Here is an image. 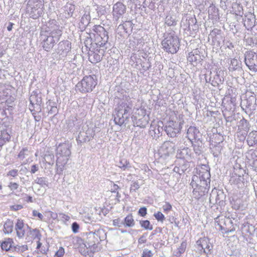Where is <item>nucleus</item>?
Listing matches in <instances>:
<instances>
[{
  "instance_id": "nucleus-17",
  "label": "nucleus",
  "mask_w": 257,
  "mask_h": 257,
  "mask_svg": "<svg viewBox=\"0 0 257 257\" xmlns=\"http://www.w3.org/2000/svg\"><path fill=\"white\" fill-rule=\"evenodd\" d=\"M124 224L128 227L133 226L135 225V221L132 214H128L124 218Z\"/></svg>"
},
{
  "instance_id": "nucleus-40",
  "label": "nucleus",
  "mask_w": 257,
  "mask_h": 257,
  "mask_svg": "<svg viewBox=\"0 0 257 257\" xmlns=\"http://www.w3.org/2000/svg\"><path fill=\"white\" fill-rule=\"evenodd\" d=\"M113 190H112L111 191V192H113V193L116 192L117 194H118V192L117 191L119 189V186L115 184H113Z\"/></svg>"
},
{
  "instance_id": "nucleus-45",
  "label": "nucleus",
  "mask_w": 257,
  "mask_h": 257,
  "mask_svg": "<svg viewBox=\"0 0 257 257\" xmlns=\"http://www.w3.org/2000/svg\"><path fill=\"white\" fill-rule=\"evenodd\" d=\"M113 224L114 225H116V224H118L119 222V219H114L113 220Z\"/></svg>"
},
{
  "instance_id": "nucleus-49",
  "label": "nucleus",
  "mask_w": 257,
  "mask_h": 257,
  "mask_svg": "<svg viewBox=\"0 0 257 257\" xmlns=\"http://www.w3.org/2000/svg\"><path fill=\"white\" fill-rule=\"evenodd\" d=\"M181 152L179 153V154H178V155H180L181 154Z\"/></svg>"
},
{
  "instance_id": "nucleus-5",
  "label": "nucleus",
  "mask_w": 257,
  "mask_h": 257,
  "mask_svg": "<svg viewBox=\"0 0 257 257\" xmlns=\"http://www.w3.org/2000/svg\"><path fill=\"white\" fill-rule=\"evenodd\" d=\"M131 109V107L126 103H122L115 109L116 116L114 118V121L116 124L120 126L124 122L123 115L128 113Z\"/></svg>"
},
{
  "instance_id": "nucleus-42",
  "label": "nucleus",
  "mask_w": 257,
  "mask_h": 257,
  "mask_svg": "<svg viewBox=\"0 0 257 257\" xmlns=\"http://www.w3.org/2000/svg\"><path fill=\"white\" fill-rule=\"evenodd\" d=\"M14 24L12 23H10L9 26L7 27V29L9 31H11L12 30Z\"/></svg>"
},
{
  "instance_id": "nucleus-37",
  "label": "nucleus",
  "mask_w": 257,
  "mask_h": 257,
  "mask_svg": "<svg viewBox=\"0 0 257 257\" xmlns=\"http://www.w3.org/2000/svg\"><path fill=\"white\" fill-rule=\"evenodd\" d=\"M42 246V243L40 241V240L38 239V241H37V247L36 248L37 249H39L40 250V251L42 252V253H46V250L45 249H43V250H40V248Z\"/></svg>"
},
{
  "instance_id": "nucleus-30",
  "label": "nucleus",
  "mask_w": 257,
  "mask_h": 257,
  "mask_svg": "<svg viewBox=\"0 0 257 257\" xmlns=\"http://www.w3.org/2000/svg\"><path fill=\"white\" fill-rule=\"evenodd\" d=\"M147 208L145 207L140 208L138 212L139 214L142 217L145 216L147 214Z\"/></svg>"
},
{
  "instance_id": "nucleus-41",
  "label": "nucleus",
  "mask_w": 257,
  "mask_h": 257,
  "mask_svg": "<svg viewBox=\"0 0 257 257\" xmlns=\"http://www.w3.org/2000/svg\"><path fill=\"white\" fill-rule=\"evenodd\" d=\"M166 23L169 26H172V25H175L176 24V22L174 20H173V21L170 20V21H169V20L168 19L166 21Z\"/></svg>"
},
{
  "instance_id": "nucleus-19",
  "label": "nucleus",
  "mask_w": 257,
  "mask_h": 257,
  "mask_svg": "<svg viewBox=\"0 0 257 257\" xmlns=\"http://www.w3.org/2000/svg\"><path fill=\"white\" fill-rule=\"evenodd\" d=\"M187 243L186 241H183L180 246L177 248V251L176 253V255L178 256H180L182 253H183L186 248Z\"/></svg>"
},
{
  "instance_id": "nucleus-27",
  "label": "nucleus",
  "mask_w": 257,
  "mask_h": 257,
  "mask_svg": "<svg viewBox=\"0 0 257 257\" xmlns=\"http://www.w3.org/2000/svg\"><path fill=\"white\" fill-rule=\"evenodd\" d=\"M70 154H71V152H70V149L67 147H64L63 148V150H61V154L62 156L68 157L70 156Z\"/></svg>"
},
{
  "instance_id": "nucleus-16",
  "label": "nucleus",
  "mask_w": 257,
  "mask_h": 257,
  "mask_svg": "<svg viewBox=\"0 0 257 257\" xmlns=\"http://www.w3.org/2000/svg\"><path fill=\"white\" fill-rule=\"evenodd\" d=\"M249 146H252L257 144V133H250L247 140Z\"/></svg>"
},
{
  "instance_id": "nucleus-36",
  "label": "nucleus",
  "mask_w": 257,
  "mask_h": 257,
  "mask_svg": "<svg viewBox=\"0 0 257 257\" xmlns=\"http://www.w3.org/2000/svg\"><path fill=\"white\" fill-rule=\"evenodd\" d=\"M33 215L34 216L38 217L41 220H42L43 218V215L41 213L38 212L37 210H33Z\"/></svg>"
},
{
  "instance_id": "nucleus-34",
  "label": "nucleus",
  "mask_w": 257,
  "mask_h": 257,
  "mask_svg": "<svg viewBox=\"0 0 257 257\" xmlns=\"http://www.w3.org/2000/svg\"><path fill=\"white\" fill-rule=\"evenodd\" d=\"M139 243L142 244L147 242L146 235L145 234L142 235L138 240Z\"/></svg>"
},
{
  "instance_id": "nucleus-23",
  "label": "nucleus",
  "mask_w": 257,
  "mask_h": 257,
  "mask_svg": "<svg viewBox=\"0 0 257 257\" xmlns=\"http://www.w3.org/2000/svg\"><path fill=\"white\" fill-rule=\"evenodd\" d=\"M65 254V249L63 247H60L58 250L55 252V257H63Z\"/></svg>"
},
{
  "instance_id": "nucleus-35",
  "label": "nucleus",
  "mask_w": 257,
  "mask_h": 257,
  "mask_svg": "<svg viewBox=\"0 0 257 257\" xmlns=\"http://www.w3.org/2000/svg\"><path fill=\"white\" fill-rule=\"evenodd\" d=\"M225 218H221V219H219V217H217L215 219L216 222L217 223L218 225L220 226V228L221 229H224V227L221 225L222 222L224 221Z\"/></svg>"
},
{
  "instance_id": "nucleus-14",
  "label": "nucleus",
  "mask_w": 257,
  "mask_h": 257,
  "mask_svg": "<svg viewBox=\"0 0 257 257\" xmlns=\"http://www.w3.org/2000/svg\"><path fill=\"white\" fill-rule=\"evenodd\" d=\"M14 223L13 220L8 219L4 224L3 231L5 234H10L13 231Z\"/></svg>"
},
{
  "instance_id": "nucleus-2",
  "label": "nucleus",
  "mask_w": 257,
  "mask_h": 257,
  "mask_svg": "<svg viewBox=\"0 0 257 257\" xmlns=\"http://www.w3.org/2000/svg\"><path fill=\"white\" fill-rule=\"evenodd\" d=\"M97 76L94 75H86L76 85L77 89L82 93H87L93 91L97 85Z\"/></svg>"
},
{
  "instance_id": "nucleus-28",
  "label": "nucleus",
  "mask_w": 257,
  "mask_h": 257,
  "mask_svg": "<svg viewBox=\"0 0 257 257\" xmlns=\"http://www.w3.org/2000/svg\"><path fill=\"white\" fill-rule=\"evenodd\" d=\"M28 151V149L27 148H24L22 149V150L20 151L19 152L18 157V158H20L21 159H24L25 157V153Z\"/></svg>"
},
{
  "instance_id": "nucleus-6",
  "label": "nucleus",
  "mask_w": 257,
  "mask_h": 257,
  "mask_svg": "<svg viewBox=\"0 0 257 257\" xmlns=\"http://www.w3.org/2000/svg\"><path fill=\"white\" fill-rule=\"evenodd\" d=\"M245 63L248 69L252 71H257V54L251 51L247 52Z\"/></svg>"
},
{
  "instance_id": "nucleus-9",
  "label": "nucleus",
  "mask_w": 257,
  "mask_h": 257,
  "mask_svg": "<svg viewBox=\"0 0 257 257\" xmlns=\"http://www.w3.org/2000/svg\"><path fill=\"white\" fill-rule=\"evenodd\" d=\"M104 50L101 49L100 46H96L94 50L91 51L89 54V61L93 64H96L101 61L104 55Z\"/></svg>"
},
{
  "instance_id": "nucleus-18",
  "label": "nucleus",
  "mask_w": 257,
  "mask_h": 257,
  "mask_svg": "<svg viewBox=\"0 0 257 257\" xmlns=\"http://www.w3.org/2000/svg\"><path fill=\"white\" fill-rule=\"evenodd\" d=\"M32 237L34 238H37L39 240H40V238L41 237V233L39 229H32L30 227V229H29V231Z\"/></svg>"
},
{
  "instance_id": "nucleus-29",
  "label": "nucleus",
  "mask_w": 257,
  "mask_h": 257,
  "mask_svg": "<svg viewBox=\"0 0 257 257\" xmlns=\"http://www.w3.org/2000/svg\"><path fill=\"white\" fill-rule=\"evenodd\" d=\"M162 232V228L160 227H157L151 233L150 238L151 239H153V236L156 234L158 233H161Z\"/></svg>"
},
{
  "instance_id": "nucleus-21",
  "label": "nucleus",
  "mask_w": 257,
  "mask_h": 257,
  "mask_svg": "<svg viewBox=\"0 0 257 257\" xmlns=\"http://www.w3.org/2000/svg\"><path fill=\"white\" fill-rule=\"evenodd\" d=\"M140 224L145 229L150 230L153 229V225L151 224L150 222L148 220L141 221Z\"/></svg>"
},
{
  "instance_id": "nucleus-46",
  "label": "nucleus",
  "mask_w": 257,
  "mask_h": 257,
  "mask_svg": "<svg viewBox=\"0 0 257 257\" xmlns=\"http://www.w3.org/2000/svg\"><path fill=\"white\" fill-rule=\"evenodd\" d=\"M29 200L30 201V202H32V197H29Z\"/></svg>"
},
{
  "instance_id": "nucleus-15",
  "label": "nucleus",
  "mask_w": 257,
  "mask_h": 257,
  "mask_svg": "<svg viewBox=\"0 0 257 257\" xmlns=\"http://www.w3.org/2000/svg\"><path fill=\"white\" fill-rule=\"evenodd\" d=\"M240 63L239 61L236 58H233L230 61V66L229 67V70L233 71L236 70L239 67Z\"/></svg>"
},
{
  "instance_id": "nucleus-7",
  "label": "nucleus",
  "mask_w": 257,
  "mask_h": 257,
  "mask_svg": "<svg viewBox=\"0 0 257 257\" xmlns=\"http://www.w3.org/2000/svg\"><path fill=\"white\" fill-rule=\"evenodd\" d=\"M29 229H30V227L25 223L24 220L21 218H18L15 224V230L17 235L19 238H23Z\"/></svg>"
},
{
  "instance_id": "nucleus-38",
  "label": "nucleus",
  "mask_w": 257,
  "mask_h": 257,
  "mask_svg": "<svg viewBox=\"0 0 257 257\" xmlns=\"http://www.w3.org/2000/svg\"><path fill=\"white\" fill-rule=\"evenodd\" d=\"M18 175V170L13 169L10 171L8 173V175H10L13 177H16Z\"/></svg>"
},
{
  "instance_id": "nucleus-48",
  "label": "nucleus",
  "mask_w": 257,
  "mask_h": 257,
  "mask_svg": "<svg viewBox=\"0 0 257 257\" xmlns=\"http://www.w3.org/2000/svg\"><path fill=\"white\" fill-rule=\"evenodd\" d=\"M2 189V186L1 185H0V190H1Z\"/></svg>"
},
{
  "instance_id": "nucleus-13",
  "label": "nucleus",
  "mask_w": 257,
  "mask_h": 257,
  "mask_svg": "<svg viewBox=\"0 0 257 257\" xmlns=\"http://www.w3.org/2000/svg\"><path fill=\"white\" fill-rule=\"evenodd\" d=\"M54 44L55 41L54 40L53 37L49 36L46 40L44 41L43 47L46 51H49L53 48Z\"/></svg>"
},
{
  "instance_id": "nucleus-44",
  "label": "nucleus",
  "mask_w": 257,
  "mask_h": 257,
  "mask_svg": "<svg viewBox=\"0 0 257 257\" xmlns=\"http://www.w3.org/2000/svg\"><path fill=\"white\" fill-rule=\"evenodd\" d=\"M44 181V178L41 177L38 178V183L42 184Z\"/></svg>"
},
{
  "instance_id": "nucleus-24",
  "label": "nucleus",
  "mask_w": 257,
  "mask_h": 257,
  "mask_svg": "<svg viewBox=\"0 0 257 257\" xmlns=\"http://www.w3.org/2000/svg\"><path fill=\"white\" fill-rule=\"evenodd\" d=\"M153 253L151 250L145 249L142 253V257H152Z\"/></svg>"
},
{
  "instance_id": "nucleus-39",
  "label": "nucleus",
  "mask_w": 257,
  "mask_h": 257,
  "mask_svg": "<svg viewBox=\"0 0 257 257\" xmlns=\"http://www.w3.org/2000/svg\"><path fill=\"white\" fill-rule=\"evenodd\" d=\"M38 170V167L37 165H33L31 167V173L32 174H34Z\"/></svg>"
},
{
  "instance_id": "nucleus-32",
  "label": "nucleus",
  "mask_w": 257,
  "mask_h": 257,
  "mask_svg": "<svg viewBox=\"0 0 257 257\" xmlns=\"http://www.w3.org/2000/svg\"><path fill=\"white\" fill-rule=\"evenodd\" d=\"M8 186L11 190H16L18 188L19 185L15 182H11Z\"/></svg>"
},
{
  "instance_id": "nucleus-47",
  "label": "nucleus",
  "mask_w": 257,
  "mask_h": 257,
  "mask_svg": "<svg viewBox=\"0 0 257 257\" xmlns=\"http://www.w3.org/2000/svg\"><path fill=\"white\" fill-rule=\"evenodd\" d=\"M137 185V188L139 187H138V183H134V185Z\"/></svg>"
},
{
  "instance_id": "nucleus-1",
  "label": "nucleus",
  "mask_w": 257,
  "mask_h": 257,
  "mask_svg": "<svg viewBox=\"0 0 257 257\" xmlns=\"http://www.w3.org/2000/svg\"><path fill=\"white\" fill-rule=\"evenodd\" d=\"M162 49L168 53L176 54L179 50L180 41L177 35L173 33H168L164 36L161 42Z\"/></svg>"
},
{
  "instance_id": "nucleus-11",
  "label": "nucleus",
  "mask_w": 257,
  "mask_h": 257,
  "mask_svg": "<svg viewBox=\"0 0 257 257\" xmlns=\"http://www.w3.org/2000/svg\"><path fill=\"white\" fill-rule=\"evenodd\" d=\"M200 56L197 53L190 52L187 56V61L193 66H197L200 62Z\"/></svg>"
},
{
  "instance_id": "nucleus-8",
  "label": "nucleus",
  "mask_w": 257,
  "mask_h": 257,
  "mask_svg": "<svg viewBox=\"0 0 257 257\" xmlns=\"http://www.w3.org/2000/svg\"><path fill=\"white\" fill-rule=\"evenodd\" d=\"M196 244L198 247L201 248V250H203V253L206 254L210 253L213 249V245L208 237L200 238L196 241Z\"/></svg>"
},
{
  "instance_id": "nucleus-33",
  "label": "nucleus",
  "mask_w": 257,
  "mask_h": 257,
  "mask_svg": "<svg viewBox=\"0 0 257 257\" xmlns=\"http://www.w3.org/2000/svg\"><path fill=\"white\" fill-rule=\"evenodd\" d=\"M79 225L77 222H73L72 224V229L74 233H77L78 231Z\"/></svg>"
},
{
  "instance_id": "nucleus-22",
  "label": "nucleus",
  "mask_w": 257,
  "mask_h": 257,
  "mask_svg": "<svg viewBox=\"0 0 257 257\" xmlns=\"http://www.w3.org/2000/svg\"><path fill=\"white\" fill-rule=\"evenodd\" d=\"M154 216L158 221H161V222H163L165 219V216L160 211H158L155 213L154 214Z\"/></svg>"
},
{
  "instance_id": "nucleus-31",
  "label": "nucleus",
  "mask_w": 257,
  "mask_h": 257,
  "mask_svg": "<svg viewBox=\"0 0 257 257\" xmlns=\"http://www.w3.org/2000/svg\"><path fill=\"white\" fill-rule=\"evenodd\" d=\"M23 208V205L21 204H16L10 206V209L12 211H18L22 209Z\"/></svg>"
},
{
  "instance_id": "nucleus-12",
  "label": "nucleus",
  "mask_w": 257,
  "mask_h": 257,
  "mask_svg": "<svg viewBox=\"0 0 257 257\" xmlns=\"http://www.w3.org/2000/svg\"><path fill=\"white\" fill-rule=\"evenodd\" d=\"M14 243L13 239L12 238H7L3 241L1 245L3 250L5 251L10 250L13 247Z\"/></svg>"
},
{
  "instance_id": "nucleus-4",
  "label": "nucleus",
  "mask_w": 257,
  "mask_h": 257,
  "mask_svg": "<svg viewBox=\"0 0 257 257\" xmlns=\"http://www.w3.org/2000/svg\"><path fill=\"white\" fill-rule=\"evenodd\" d=\"M132 120L135 126L144 128L149 123L148 117L146 115L144 109H138L132 117Z\"/></svg>"
},
{
  "instance_id": "nucleus-20",
  "label": "nucleus",
  "mask_w": 257,
  "mask_h": 257,
  "mask_svg": "<svg viewBox=\"0 0 257 257\" xmlns=\"http://www.w3.org/2000/svg\"><path fill=\"white\" fill-rule=\"evenodd\" d=\"M66 8L68 17H71L75 10V6L72 4H68L66 6Z\"/></svg>"
},
{
  "instance_id": "nucleus-3",
  "label": "nucleus",
  "mask_w": 257,
  "mask_h": 257,
  "mask_svg": "<svg viewBox=\"0 0 257 257\" xmlns=\"http://www.w3.org/2000/svg\"><path fill=\"white\" fill-rule=\"evenodd\" d=\"M175 117H170L169 120L165 126V131L168 136L172 138L176 137L182 128L181 123L179 121L176 114H175Z\"/></svg>"
},
{
  "instance_id": "nucleus-25",
  "label": "nucleus",
  "mask_w": 257,
  "mask_h": 257,
  "mask_svg": "<svg viewBox=\"0 0 257 257\" xmlns=\"http://www.w3.org/2000/svg\"><path fill=\"white\" fill-rule=\"evenodd\" d=\"M6 136V137H5V140H4V142L9 141V140L10 139V136L8 133H7L6 132H3L2 135V136ZM2 141H3L2 137H0V146L3 145V144H4V143L2 142Z\"/></svg>"
},
{
  "instance_id": "nucleus-26",
  "label": "nucleus",
  "mask_w": 257,
  "mask_h": 257,
  "mask_svg": "<svg viewBox=\"0 0 257 257\" xmlns=\"http://www.w3.org/2000/svg\"><path fill=\"white\" fill-rule=\"evenodd\" d=\"M163 209L164 212L167 213L172 210V206L170 203L166 202L163 206Z\"/></svg>"
},
{
  "instance_id": "nucleus-43",
  "label": "nucleus",
  "mask_w": 257,
  "mask_h": 257,
  "mask_svg": "<svg viewBox=\"0 0 257 257\" xmlns=\"http://www.w3.org/2000/svg\"><path fill=\"white\" fill-rule=\"evenodd\" d=\"M128 164H129V163L127 162V161H126L125 164H123V165H121L119 167L121 168H125L128 166Z\"/></svg>"
},
{
  "instance_id": "nucleus-10",
  "label": "nucleus",
  "mask_w": 257,
  "mask_h": 257,
  "mask_svg": "<svg viewBox=\"0 0 257 257\" xmlns=\"http://www.w3.org/2000/svg\"><path fill=\"white\" fill-rule=\"evenodd\" d=\"M199 130L194 126H190L187 130V137L192 142L198 140Z\"/></svg>"
}]
</instances>
